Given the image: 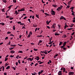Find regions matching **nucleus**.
I'll return each mask as SVG.
<instances>
[{"label":"nucleus","mask_w":75,"mask_h":75,"mask_svg":"<svg viewBox=\"0 0 75 75\" xmlns=\"http://www.w3.org/2000/svg\"><path fill=\"white\" fill-rule=\"evenodd\" d=\"M63 19L64 20H67V19L66 18H65L63 16H61V17L60 18V20H62Z\"/></svg>","instance_id":"1"},{"label":"nucleus","mask_w":75,"mask_h":75,"mask_svg":"<svg viewBox=\"0 0 75 75\" xmlns=\"http://www.w3.org/2000/svg\"><path fill=\"white\" fill-rule=\"evenodd\" d=\"M55 27H56V24L55 23H54L52 25V28L54 29H55Z\"/></svg>","instance_id":"2"},{"label":"nucleus","mask_w":75,"mask_h":75,"mask_svg":"<svg viewBox=\"0 0 75 75\" xmlns=\"http://www.w3.org/2000/svg\"><path fill=\"white\" fill-rule=\"evenodd\" d=\"M51 14H52L53 16H55V11H51Z\"/></svg>","instance_id":"3"},{"label":"nucleus","mask_w":75,"mask_h":75,"mask_svg":"<svg viewBox=\"0 0 75 75\" xmlns=\"http://www.w3.org/2000/svg\"><path fill=\"white\" fill-rule=\"evenodd\" d=\"M69 75H73L74 74V72L69 71Z\"/></svg>","instance_id":"4"},{"label":"nucleus","mask_w":75,"mask_h":75,"mask_svg":"<svg viewBox=\"0 0 75 75\" xmlns=\"http://www.w3.org/2000/svg\"><path fill=\"white\" fill-rule=\"evenodd\" d=\"M43 72H44V70H41L40 71H39L38 73V75H40V74H42Z\"/></svg>","instance_id":"5"},{"label":"nucleus","mask_w":75,"mask_h":75,"mask_svg":"<svg viewBox=\"0 0 75 75\" xmlns=\"http://www.w3.org/2000/svg\"><path fill=\"white\" fill-rule=\"evenodd\" d=\"M13 6V5H11L10 6L8 7V9L7 10V11H8L10 10V9H11V7Z\"/></svg>","instance_id":"6"},{"label":"nucleus","mask_w":75,"mask_h":75,"mask_svg":"<svg viewBox=\"0 0 75 75\" xmlns=\"http://www.w3.org/2000/svg\"><path fill=\"white\" fill-rule=\"evenodd\" d=\"M62 71H60L58 73V75H62V73H61Z\"/></svg>","instance_id":"7"},{"label":"nucleus","mask_w":75,"mask_h":75,"mask_svg":"<svg viewBox=\"0 0 75 75\" xmlns=\"http://www.w3.org/2000/svg\"><path fill=\"white\" fill-rule=\"evenodd\" d=\"M61 9H62V8H61V7H59L57 8L56 10L58 11L59 10H61Z\"/></svg>","instance_id":"8"},{"label":"nucleus","mask_w":75,"mask_h":75,"mask_svg":"<svg viewBox=\"0 0 75 75\" xmlns=\"http://www.w3.org/2000/svg\"><path fill=\"white\" fill-rule=\"evenodd\" d=\"M10 52L11 53V54H14V53H15V52L14 51V50H11Z\"/></svg>","instance_id":"9"},{"label":"nucleus","mask_w":75,"mask_h":75,"mask_svg":"<svg viewBox=\"0 0 75 75\" xmlns=\"http://www.w3.org/2000/svg\"><path fill=\"white\" fill-rule=\"evenodd\" d=\"M52 6L55 8L57 7L58 6L57 5L53 4L52 5Z\"/></svg>","instance_id":"10"},{"label":"nucleus","mask_w":75,"mask_h":75,"mask_svg":"<svg viewBox=\"0 0 75 75\" xmlns=\"http://www.w3.org/2000/svg\"><path fill=\"white\" fill-rule=\"evenodd\" d=\"M54 35H59V33H55V34H54Z\"/></svg>","instance_id":"11"},{"label":"nucleus","mask_w":75,"mask_h":75,"mask_svg":"<svg viewBox=\"0 0 75 75\" xmlns=\"http://www.w3.org/2000/svg\"><path fill=\"white\" fill-rule=\"evenodd\" d=\"M14 47H11V48H9V50H10V51H11V50H13V49H14Z\"/></svg>","instance_id":"12"},{"label":"nucleus","mask_w":75,"mask_h":75,"mask_svg":"<svg viewBox=\"0 0 75 75\" xmlns=\"http://www.w3.org/2000/svg\"><path fill=\"white\" fill-rule=\"evenodd\" d=\"M21 11H25V9L24 8H23L21 9Z\"/></svg>","instance_id":"13"},{"label":"nucleus","mask_w":75,"mask_h":75,"mask_svg":"<svg viewBox=\"0 0 75 75\" xmlns=\"http://www.w3.org/2000/svg\"><path fill=\"white\" fill-rule=\"evenodd\" d=\"M10 67L9 66H8L6 67V69H10Z\"/></svg>","instance_id":"14"},{"label":"nucleus","mask_w":75,"mask_h":75,"mask_svg":"<svg viewBox=\"0 0 75 75\" xmlns=\"http://www.w3.org/2000/svg\"><path fill=\"white\" fill-rule=\"evenodd\" d=\"M35 16L37 18H39V15H37V14H35Z\"/></svg>","instance_id":"15"},{"label":"nucleus","mask_w":75,"mask_h":75,"mask_svg":"<svg viewBox=\"0 0 75 75\" xmlns=\"http://www.w3.org/2000/svg\"><path fill=\"white\" fill-rule=\"evenodd\" d=\"M63 43V42L60 41L59 44V45H61Z\"/></svg>","instance_id":"16"},{"label":"nucleus","mask_w":75,"mask_h":75,"mask_svg":"<svg viewBox=\"0 0 75 75\" xmlns=\"http://www.w3.org/2000/svg\"><path fill=\"white\" fill-rule=\"evenodd\" d=\"M2 1L4 3H7V0H2Z\"/></svg>","instance_id":"17"},{"label":"nucleus","mask_w":75,"mask_h":75,"mask_svg":"<svg viewBox=\"0 0 75 75\" xmlns=\"http://www.w3.org/2000/svg\"><path fill=\"white\" fill-rule=\"evenodd\" d=\"M10 45L11 46H12V47H16V45Z\"/></svg>","instance_id":"18"},{"label":"nucleus","mask_w":75,"mask_h":75,"mask_svg":"<svg viewBox=\"0 0 75 75\" xmlns=\"http://www.w3.org/2000/svg\"><path fill=\"white\" fill-rule=\"evenodd\" d=\"M1 11H2V12H5V8H4L3 9L1 10Z\"/></svg>","instance_id":"19"},{"label":"nucleus","mask_w":75,"mask_h":75,"mask_svg":"<svg viewBox=\"0 0 75 75\" xmlns=\"http://www.w3.org/2000/svg\"><path fill=\"white\" fill-rule=\"evenodd\" d=\"M67 27H68V26L67 25H65V26H64V29H66V28H67Z\"/></svg>","instance_id":"20"},{"label":"nucleus","mask_w":75,"mask_h":75,"mask_svg":"<svg viewBox=\"0 0 75 75\" xmlns=\"http://www.w3.org/2000/svg\"><path fill=\"white\" fill-rule=\"evenodd\" d=\"M46 23L47 25H49V24H50L49 22L48 21H46Z\"/></svg>","instance_id":"21"},{"label":"nucleus","mask_w":75,"mask_h":75,"mask_svg":"<svg viewBox=\"0 0 75 75\" xmlns=\"http://www.w3.org/2000/svg\"><path fill=\"white\" fill-rule=\"evenodd\" d=\"M59 29H61V25H58Z\"/></svg>","instance_id":"22"},{"label":"nucleus","mask_w":75,"mask_h":75,"mask_svg":"<svg viewBox=\"0 0 75 75\" xmlns=\"http://www.w3.org/2000/svg\"><path fill=\"white\" fill-rule=\"evenodd\" d=\"M45 14L46 16H50V15L49 14L47 13H45Z\"/></svg>","instance_id":"23"},{"label":"nucleus","mask_w":75,"mask_h":75,"mask_svg":"<svg viewBox=\"0 0 75 75\" xmlns=\"http://www.w3.org/2000/svg\"><path fill=\"white\" fill-rule=\"evenodd\" d=\"M30 35H31L30 34H29L27 36V38H30Z\"/></svg>","instance_id":"24"},{"label":"nucleus","mask_w":75,"mask_h":75,"mask_svg":"<svg viewBox=\"0 0 75 75\" xmlns=\"http://www.w3.org/2000/svg\"><path fill=\"white\" fill-rule=\"evenodd\" d=\"M33 26L34 27H37V25H35L34 24H33Z\"/></svg>","instance_id":"25"},{"label":"nucleus","mask_w":75,"mask_h":75,"mask_svg":"<svg viewBox=\"0 0 75 75\" xmlns=\"http://www.w3.org/2000/svg\"><path fill=\"white\" fill-rule=\"evenodd\" d=\"M17 12H18L17 11H15V12L14 13V14H16V15H17Z\"/></svg>","instance_id":"26"},{"label":"nucleus","mask_w":75,"mask_h":75,"mask_svg":"<svg viewBox=\"0 0 75 75\" xmlns=\"http://www.w3.org/2000/svg\"><path fill=\"white\" fill-rule=\"evenodd\" d=\"M16 1H17L16 0H13V3H16Z\"/></svg>","instance_id":"27"},{"label":"nucleus","mask_w":75,"mask_h":75,"mask_svg":"<svg viewBox=\"0 0 75 75\" xmlns=\"http://www.w3.org/2000/svg\"><path fill=\"white\" fill-rule=\"evenodd\" d=\"M41 55L42 57H43H43H45V54H41Z\"/></svg>","instance_id":"28"},{"label":"nucleus","mask_w":75,"mask_h":75,"mask_svg":"<svg viewBox=\"0 0 75 75\" xmlns=\"http://www.w3.org/2000/svg\"><path fill=\"white\" fill-rule=\"evenodd\" d=\"M37 37H42V35H38L37 36Z\"/></svg>","instance_id":"29"},{"label":"nucleus","mask_w":75,"mask_h":75,"mask_svg":"<svg viewBox=\"0 0 75 75\" xmlns=\"http://www.w3.org/2000/svg\"><path fill=\"white\" fill-rule=\"evenodd\" d=\"M18 53H23V52L22 51H20L18 52Z\"/></svg>","instance_id":"30"},{"label":"nucleus","mask_w":75,"mask_h":75,"mask_svg":"<svg viewBox=\"0 0 75 75\" xmlns=\"http://www.w3.org/2000/svg\"><path fill=\"white\" fill-rule=\"evenodd\" d=\"M8 59V58L6 57L5 59V61H6Z\"/></svg>","instance_id":"31"},{"label":"nucleus","mask_w":75,"mask_h":75,"mask_svg":"<svg viewBox=\"0 0 75 75\" xmlns=\"http://www.w3.org/2000/svg\"><path fill=\"white\" fill-rule=\"evenodd\" d=\"M70 7V6H67V7H66V8L67 9V8H69Z\"/></svg>","instance_id":"32"},{"label":"nucleus","mask_w":75,"mask_h":75,"mask_svg":"<svg viewBox=\"0 0 75 75\" xmlns=\"http://www.w3.org/2000/svg\"><path fill=\"white\" fill-rule=\"evenodd\" d=\"M33 50H34V51H38V49H35L34 48H33Z\"/></svg>","instance_id":"33"},{"label":"nucleus","mask_w":75,"mask_h":75,"mask_svg":"<svg viewBox=\"0 0 75 75\" xmlns=\"http://www.w3.org/2000/svg\"><path fill=\"white\" fill-rule=\"evenodd\" d=\"M74 8V7L72 6L71 8H70V9H71L72 10H73Z\"/></svg>","instance_id":"34"},{"label":"nucleus","mask_w":75,"mask_h":75,"mask_svg":"<svg viewBox=\"0 0 75 75\" xmlns=\"http://www.w3.org/2000/svg\"><path fill=\"white\" fill-rule=\"evenodd\" d=\"M52 37L50 38V39L49 40V42H51V40H52Z\"/></svg>","instance_id":"35"},{"label":"nucleus","mask_w":75,"mask_h":75,"mask_svg":"<svg viewBox=\"0 0 75 75\" xmlns=\"http://www.w3.org/2000/svg\"><path fill=\"white\" fill-rule=\"evenodd\" d=\"M67 43L66 42H64L62 44L63 45H66V43Z\"/></svg>","instance_id":"36"},{"label":"nucleus","mask_w":75,"mask_h":75,"mask_svg":"<svg viewBox=\"0 0 75 75\" xmlns=\"http://www.w3.org/2000/svg\"><path fill=\"white\" fill-rule=\"evenodd\" d=\"M64 37V38H66L67 37V35H63Z\"/></svg>","instance_id":"37"},{"label":"nucleus","mask_w":75,"mask_h":75,"mask_svg":"<svg viewBox=\"0 0 75 75\" xmlns=\"http://www.w3.org/2000/svg\"><path fill=\"white\" fill-rule=\"evenodd\" d=\"M10 44H11V42L9 41L8 42V45H10Z\"/></svg>","instance_id":"38"},{"label":"nucleus","mask_w":75,"mask_h":75,"mask_svg":"<svg viewBox=\"0 0 75 75\" xmlns=\"http://www.w3.org/2000/svg\"><path fill=\"white\" fill-rule=\"evenodd\" d=\"M14 57V56L12 55H11L10 56L11 58H13V57Z\"/></svg>","instance_id":"39"},{"label":"nucleus","mask_w":75,"mask_h":75,"mask_svg":"<svg viewBox=\"0 0 75 75\" xmlns=\"http://www.w3.org/2000/svg\"><path fill=\"white\" fill-rule=\"evenodd\" d=\"M13 18H12L11 17L9 18V19L10 20H13Z\"/></svg>","instance_id":"40"},{"label":"nucleus","mask_w":75,"mask_h":75,"mask_svg":"<svg viewBox=\"0 0 75 75\" xmlns=\"http://www.w3.org/2000/svg\"><path fill=\"white\" fill-rule=\"evenodd\" d=\"M11 32L9 31L7 32V34H11Z\"/></svg>","instance_id":"41"},{"label":"nucleus","mask_w":75,"mask_h":75,"mask_svg":"<svg viewBox=\"0 0 75 75\" xmlns=\"http://www.w3.org/2000/svg\"><path fill=\"white\" fill-rule=\"evenodd\" d=\"M65 68H63V72H65Z\"/></svg>","instance_id":"42"},{"label":"nucleus","mask_w":75,"mask_h":75,"mask_svg":"<svg viewBox=\"0 0 75 75\" xmlns=\"http://www.w3.org/2000/svg\"><path fill=\"white\" fill-rule=\"evenodd\" d=\"M18 57H19V55H18L16 58V59H18Z\"/></svg>","instance_id":"43"},{"label":"nucleus","mask_w":75,"mask_h":75,"mask_svg":"<svg viewBox=\"0 0 75 75\" xmlns=\"http://www.w3.org/2000/svg\"><path fill=\"white\" fill-rule=\"evenodd\" d=\"M74 24H71V26H70V27H73V26H74Z\"/></svg>","instance_id":"44"},{"label":"nucleus","mask_w":75,"mask_h":75,"mask_svg":"<svg viewBox=\"0 0 75 75\" xmlns=\"http://www.w3.org/2000/svg\"><path fill=\"white\" fill-rule=\"evenodd\" d=\"M52 50H51L50 51L48 52V53H49L50 52H51V51H52Z\"/></svg>","instance_id":"45"},{"label":"nucleus","mask_w":75,"mask_h":75,"mask_svg":"<svg viewBox=\"0 0 75 75\" xmlns=\"http://www.w3.org/2000/svg\"><path fill=\"white\" fill-rule=\"evenodd\" d=\"M16 66H18V62H17L16 63Z\"/></svg>","instance_id":"46"},{"label":"nucleus","mask_w":75,"mask_h":75,"mask_svg":"<svg viewBox=\"0 0 75 75\" xmlns=\"http://www.w3.org/2000/svg\"><path fill=\"white\" fill-rule=\"evenodd\" d=\"M10 35L11 36H12V37H14V35H13V34H11V35Z\"/></svg>","instance_id":"47"},{"label":"nucleus","mask_w":75,"mask_h":75,"mask_svg":"<svg viewBox=\"0 0 75 75\" xmlns=\"http://www.w3.org/2000/svg\"><path fill=\"white\" fill-rule=\"evenodd\" d=\"M23 28H24V29H26V28L25 27H24V26H23L22 28V29H23Z\"/></svg>","instance_id":"48"},{"label":"nucleus","mask_w":75,"mask_h":75,"mask_svg":"<svg viewBox=\"0 0 75 75\" xmlns=\"http://www.w3.org/2000/svg\"><path fill=\"white\" fill-rule=\"evenodd\" d=\"M49 42H50V43H48V44H52V42H51V41Z\"/></svg>","instance_id":"49"},{"label":"nucleus","mask_w":75,"mask_h":75,"mask_svg":"<svg viewBox=\"0 0 75 75\" xmlns=\"http://www.w3.org/2000/svg\"><path fill=\"white\" fill-rule=\"evenodd\" d=\"M2 25H5V24L4 23H2Z\"/></svg>","instance_id":"50"},{"label":"nucleus","mask_w":75,"mask_h":75,"mask_svg":"<svg viewBox=\"0 0 75 75\" xmlns=\"http://www.w3.org/2000/svg\"><path fill=\"white\" fill-rule=\"evenodd\" d=\"M18 12H20V11H21V9H19L18 10Z\"/></svg>","instance_id":"51"},{"label":"nucleus","mask_w":75,"mask_h":75,"mask_svg":"<svg viewBox=\"0 0 75 75\" xmlns=\"http://www.w3.org/2000/svg\"><path fill=\"white\" fill-rule=\"evenodd\" d=\"M45 55H47V54H48V53L47 52H45Z\"/></svg>","instance_id":"52"},{"label":"nucleus","mask_w":75,"mask_h":75,"mask_svg":"<svg viewBox=\"0 0 75 75\" xmlns=\"http://www.w3.org/2000/svg\"><path fill=\"white\" fill-rule=\"evenodd\" d=\"M40 52H41L42 53H43V54H45V52H44V51H41Z\"/></svg>","instance_id":"53"},{"label":"nucleus","mask_w":75,"mask_h":75,"mask_svg":"<svg viewBox=\"0 0 75 75\" xmlns=\"http://www.w3.org/2000/svg\"><path fill=\"white\" fill-rule=\"evenodd\" d=\"M12 68H13V69L14 70H16V69L15 68V67H12Z\"/></svg>","instance_id":"54"},{"label":"nucleus","mask_w":75,"mask_h":75,"mask_svg":"<svg viewBox=\"0 0 75 75\" xmlns=\"http://www.w3.org/2000/svg\"><path fill=\"white\" fill-rule=\"evenodd\" d=\"M47 28H49V29H50V27L48 26H47Z\"/></svg>","instance_id":"55"},{"label":"nucleus","mask_w":75,"mask_h":75,"mask_svg":"<svg viewBox=\"0 0 75 75\" xmlns=\"http://www.w3.org/2000/svg\"><path fill=\"white\" fill-rule=\"evenodd\" d=\"M39 42L40 43H41V42H42V40H40Z\"/></svg>","instance_id":"56"},{"label":"nucleus","mask_w":75,"mask_h":75,"mask_svg":"<svg viewBox=\"0 0 75 75\" xmlns=\"http://www.w3.org/2000/svg\"><path fill=\"white\" fill-rule=\"evenodd\" d=\"M64 46L63 45V46H61L60 48H64Z\"/></svg>","instance_id":"57"},{"label":"nucleus","mask_w":75,"mask_h":75,"mask_svg":"<svg viewBox=\"0 0 75 75\" xmlns=\"http://www.w3.org/2000/svg\"><path fill=\"white\" fill-rule=\"evenodd\" d=\"M4 68H5L3 66V71H4Z\"/></svg>","instance_id":"58"},{"label":"nucleus","mask_w":75,"mask_h":75,"mask_svg":"<svg viewBox=\"0 0 75 75\" xmlns=\"http://www.w3.org/2000/svg\"><path fill=\"white\" fill-rule=\"evenodd\" d=\"M72 28H70L67 29H68V30H72Z\"/></svg>","instance_id":"59"},{"label":"nucleus","mask_w":75,"mask_h":75,"mask_svg":"<svg viewBox=\"0 0 75 75\" xmlns=\"http://www.w3.org/2000/svg\"><path fill=\"white\" fill-rule=\"evenodd\" d=\"M21 22H20V21L18 22V24H21Z\"/></svg>","instance_id":"60"},{"label":"nucleus","mask_w":75,"mask_h":75,"mask_svg":"<svg viewBox=\"0 0 75 75\" xmlns=\"http://www.w3.org/2000/svg\"><path fill=\"white\" fill-rule=\"evenodd\" d=\"M37 65H38V63H36L35 65V67H36V66H37Z\"/></svg>","instance_id":"61"},{"label":"nucleus","mask_w":75,"mask_h":75,"mask_svg":"<svg viewBox=\"0 0 75 75\" xmlns=\"http://www.w3.org/2000/svg\"><path fill=\"white\" fill-rule=\"evenodd\" d=\"M20 25H24V23H21V24H20Z\"/></svg>","instance_id":"62"},{"label":"nucleus","mask_w":75,"mask_h":75,"mask_svg":"<svg viewBox=\"0 0 75 75\" xmlns=\"http://www.w3.org/2000/svg\"><path fill=\"white\" fill-rule=\"evenodd\" d=\"M18 62L19 64H21V62H20V60H19L18 61Z\"/></svg>","instance_id":"63"},{"label":"nucleus","mask_w":75,"mask_h":75,"mask_svg":"<svg viewBox=\"0 0 75 75\" xmlns=\"http://www.w3.org/2000/svg\"><path fill=\"white\" fill-rule=\"evenodd\" d=\"M6 66H7V65H8V64H7V63H6L5 64Z\"/></svg>","instance_id":"64"}]
</instances>
